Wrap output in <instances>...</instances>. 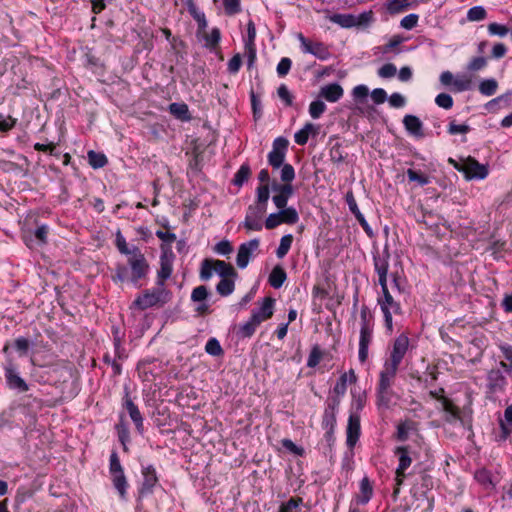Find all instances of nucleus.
Here are the masks:
<instances>
[{"instance_id":"obj_29","label":"nucleus","mask_w":512,"mask_h":512,"mask_svg":"<svg viewBox=\"0 0 512 512\" xmlns=\"http://www.w3.org/2000/svg\"><path fill=\"white\" fill-rule=\"evenodd\" d=\"M407 38L401 36V35H394L386 44L379 47L380 52L383 55L388 54H399L402 50L399 48V46L406 41Z\"/></svg>"},{"instance_id":"obj_62","label":"nucleus","mask_w":512,"mask_h":512,"mask_svg":"<svg viewBox=\"0 0 512 512\" xmlns=\"http://www.w3.org/2000/svg\"><path fill=\"white\" fill-rule=\"evenodd\" d=\"M279 98L285 103L286 106H292L293 96L285 84H281L277 89Z\"/></svg>"},{"instance_id":"obj_20","label":"nucleus","mask_w":512,"mask_h":512,"mask_svg":"<svg viewBox=\"0 0 512 512\" xmlns=\"http://www.w3.org/2000/svg\"><path fill=\"white\" fill-rule=\"evenodd\" d=\"M361 434L360 416L356 413H350L346 428V444L349 448H354Z\"/></svg>"},{"instance_id":"obj_27","label":"nucleus","mask_w":512,"mask_h":512,"mask_svg":"<svg viewBox=\"0 0 512 512\" xmlns=\"http://www.w3.org/2000/svg\"><path fill=\"white\" fill-rule=\"evenodd\" d=\"M343 88L338 83H331L321 87L319 96L328 102H337L343 96Z\"/></svg>"},{"instance_id":"obj_15","label":"nucleus","mask_w":512,"mask_h":512,"mask_svg":"<svg viewBox=\"0 0 512 512\" xmlns=\"http://www.w3.org/2000/svg\"><path fill=\"white\" fill-rule=\"evenodd\" d=\"M408 347H409L408 337L405 335L398 336L393 343V348L390 353V358L387 361H385V364L398 370V366L402 362L403 358L405 357Z\"/></svg>"},{"instance_id":"obj_47","label":"nucleus","mask_w":512,"mask_h":512,"mask_svg":"<svg viewBox=\"0 0 512 512\" xmlns=\"http://www.w3.org/2000/svg\"><path fill=\"white\" fill-rule=\"evenodd\" d=\"M326 109V104L322 100L317 99L310 103L309 114L311 118L318 119L326 111Z\"/></svg>"},{"instance_id":"obj_14","label":"nucleus","mask_w":512,"mask_h":512,"mask_svg":"<svg viewBox=\"0 0 512 512\" xmlns=\"http://www.w3.org/2000/svg\"><path fill=\"white\" fill-rule=\"evenodd\" d=\"M4 376L6 385L9 389L16 390L20 393L27 392L29 390V385L19 375V372L11 361L7 362L4 366Z\"/></svg>"},{"instance_id":"obj_28","label":"nucleus","mask_w":512,"mask_h":512,"mask_svg":"<svg viewBox=\"0 0 512 512\" xmlns=\"http://www.w3.org/2000/svg\"><path fill=\"white\" fill-rule=\"evenodd\" d=\"M373 496V486L368 477H363L359 484V494L356 495V502L366 505Z\"/></svg>"},{"instance_id":"obj_23","label":"nucleus","mask_w":512,"mask_h":512,"mask_svg":"<svg viewBox=\"0 0 512 512\" xmlns=\"http://www.w3.org/2000/svg\"><path fill=\"white\" fill-rule=\"evenodd\" d=\"M398 457L399 464L396 469V485L400 486L405 478V470L411 465L412 459L406 447H397L394 451Z\"/></svg>"},{"instance_id":"obj_52","label":"nucleus","mask_w":512,"mask_h":512,"mask_svg":"<svg viewBox=\"0 0 512 512\" xmlns=\"http://www.w3.org/2000/svg\"><path fill=\"white\" fill-rule=\"evenodd\" d=\"M205 46L214 49L220 42L221 33L218 28H213L210 33L205 35Z\"/></svg>"},{"instance_id":"obj_22","label":"nucleus","mask_w":512,"mask_h":512,"mask_svg":"<svg viewBox=\"0 0 512 512\" xmlns=\"http://www.w3.org/2000/svg\"><path fill=\"white\" fill-rule=\"evenodd\" d=\"M266 211L250 205L247 209V213L244 220V227L249 231H260L262 230V217Z\"/></svg>"},{"instance_id":"obj_7","label":"nucleus","mask_w":512,"mask_h":512,"mask_svg":"<svg viewBox=\"0 0 512 512\" xmlns=\"http://www.w3.org/2000/svg\"><path fill=\"white\" fill-rule=\"evenodd\" d=\"M168 299L169 292L165 287L157 285L155 288L145 290L134 300L133 304L140 310H146L157 304H164Z\"/></svg>"},{"instance_id":"obj_19","label":"nucleus","mask_w":512,"mask_h":512,"mask_svg":"<svg viewBox=\"0 0 512 512\" xmlns=\"http://www.w3.org/2000/svg\"><path fill=\"white\" fill-rule=\"evenodd\" d=\"M507 380L499 369H492L487 374V394H497L504 392Z\"/></svg>"},{"instance_id":"obj_55","label":"nucleus","mask_w":512,"mask_h":512,"mask_svg":"<svg viewBox=\"0 0 512 512\" xmlns=\"http://www.w3.org/2000/svg\"><path fill=\"white\" fill-rule=\"evenodd\" d=\"M435 103L438 107L449 110L453 107V98L448 93H440L435 97Z\"/></svg>"},{"instance_id":"obj_61","label":"nucleus","mask_w":512,"mask_h":512,"mask_svg":"<svg viewBox=\"0 0 512 512\" xmlns=\"http://www.w3.org/2000/svg\"><path fill=\"white\" fill-rule=\"evenodd\" d=\"M245 56L247 58V67L251 69L256 61L255 43H245Z\"/></svg>"},{"instance_id":"obj_54","label":"nucleus","mask_w":512,"mask_h":512,"mask_svg":"<svg viewBox=\"0 0 512 512\" xmlns=\"http://www.w3.org/2000/svg\"><path fill=\"white\" fill-rule=\"evenodd\" d=\"M486 16L487 12L482 6H474L467 12V19L472 22L484 20Z\"/></svg>"},{"instance_id":"obj_51","label":"nucleus","mask_w":512,"mask_h":512,"mask_svg":"<svg viewBox=\"0 0 512 512\" xmlns=\"http://www.w3.org/2000/svg\"><path fill=\"white\" fill-rule=\"evenodd\" d=\"M323 353L318 345H314L309 353L308 359H307V367L314 368L316 367L321 359H322Z\"/></svg>"},{"instance_id":"obj_57","label":"nucleus","mask_w":512,"mask_h":512,"mask_svg":"<svg viewBox=\"0 0 512 512\" xmlns=\"http://www.w3.org/2000/svg\"><path fill=\"white\" fill-rule=\"evenodd\" d=\"M205 351L212 356H219L223 353L222 347L216 338H210L207 341Z\"/></svg>"},{"instance_id":"obj_26","label":"nucleus","mask_w":512,"mask_h":512,"mask_svg":"<svg viewBox=\"0 0 512 512\" xmlns=\"http://www.w3.org/2000/svg\"><path fill=\"white\" fill-rule=\"evenodd\" d=\"M374 328L360 329L358 359L365 363L368 359L369 346L373 339Z\"/></svg>"},{"instance_id":"obj_37","label":"nucleus","mask_w":512,"mask_h":512,"mask_svg":"<svg viewBox=\"0 0 512 512\" xmlns=\"http://www.w3.org/2000/svg\"><path fill=\"white\" fill-rule=\"evenodd\" d=\"M316 132V127L312 123H306L302 129L294 135V140L298 145H305L308 142L311 133Z\"/></svg>"},{"instance_id":"obj_56","label":"nucleus","mask_w":512,"mask_h":512,"mask_svg":"<svg viewBox=\"0 0 512 512\" xmlns=\"http://www.w3.org/2000/svg\"><path fill=\"white\" fill-rule=\"evenodd\" d=\"M330 160L335 164L344 162L346 155H344L342 147L339 143L333 145L329 152Z\"/></svg>"},{"instance_id":"obj_60","label":"nucleus","mask_w":512,"mask_h":512,"mask_svg":"<svg viewBox=\"0 0 512 512\" xmlns=\"http://www.w3.org/2000/svg\"><path fill=\"white\" fill-rule=\"evenodd\" d=\"M209 295L208 289L204 285L197 286L191 293V300L193 302H202L207 299Z\"/></svg>"},{"instance_id":"obj_3","label":"nucleus","mask_w":512,"mask_h":512,"mask_svg":"<svg viewBox=\"0 0 512 512\" xmlns=\"http://www.w3.org/2000/svg\"><path fill=\"white\" fill-rule=\"evenodd\" d=\"M437 369L436 367H432L428 372L425 373V378L423 379L424 390L425 393L431 398L435 399L439 403V408L443 411L451 414L454 417H457L459 414L458 408L447 398L444 396V389L436 384L437 380ZM422 378L418 377V382H421Z\"/></svg>"},{"instance_id":"obj_6","label":"nucleus","mask_w":512,"mask_h":512,"mask_svg":"<svg viewBox=\"0 0 512 512\" xmlns=\"http://www.w3.org/2000/svg\"><path fill=\"white\" fill-rule=\"evenodd\" d=\"M397 369L384 363V367L379 374L377 386V404L378 406L388 407L391 400V385L396 376Z\"/></svg>"},{"instance_id":"obj_50","label":"nucleus","mask_w":512,"mask_h":512,"mask_svg":"<svg viewBox=\"0 0 512 512\" xmlns=\"http://www.w3.org/2000/svg\"><path fill=\"white\" fill-rule=\"evenodd\" d=\"M213 272H215L214 271V260H210V259L203 260L201 263V268H200V279L202 281H208L212 277Z\"/></svg>"},{"instance_id":"obj_42","label":"nucleus","mask_w":512,"mask_h":512,"mask_svg":"<svg viewBox=\"0 0 512 512\" xmlns=\"http://www.w3.org/2000/svg\"><path fill=\"white\" fill-rule=\"evenodd\" d=\"M374 328V317L368 306L363 305L360 310V329Z\"/></svg>"},{"instance_id":"obj_64","label":"nucleus","mask_w":512,"mask_h":512,"mask_svg":"<svg viewBox=\"0 0 512 512\" xmlns=\"http://www.w3.org/2000/svg\"><path fill=\"white\" fill-rule=\"evenodd\" d=\"M282 446L297 456H302L304 454V449L302 447L297 446L291 439L285 438L281 441Z\"/></svg>"},{"instance_id":"obj_11","label":"nucleus","mask_w":512,"mask_h":512,"mask_svg":"<svg viewBox=\"0 0 512 512\" xmlns=\"http://www.w3.org/2000/svg\"><path fill=\"white\" fill-rule=\"evenodd\" d=\"M300 43V49L304 54H311L319 60H327L331 56L328 47L320 41H312L306 38L302 33L296 35Z\"/></svg>"},{"instance_id":"obj_53","label":"nucleus","mask_w":512,"mask_h":512,"mask_svg":"<svg viewBox=\"0 0 512 512\" xmlns=\"http://www.w3.org/2000/svg\"><path fill=\"white\" fill-rule=\"evenodd\" d=\"M280 178L284 184H291L295 178V170L291 164L284 163L281 167Z\"/></svg>"},{"instance_id":"obj_2","label":"nucleus","mask_w":512,"mask_h":512,"mask_svg":"<svg viewBox=\"0 0 512 512\" xmlns=\"http://www.w3.org/2000/svg\"><path fill=\"white\" fill-rule=\"evenodd\" d=\"M389 258L390 253L387 246L382 251H376L373 254L374 269L378 275V283L382 290V296L378 298V304L384 315L385 326L387 329L392 330V314L397 313L400 310V306L394 301L388 288Z\"/></svg>"},{"instance_id":"obj_17","label":"nucleus","mask_w":512,"mask_h":512,"mask_svg":"<svg viewBox=\"0 0 512 512\" xmlns=\"http://www.w3.org/2000/svg\"><path fill=\"white\" fill-rule=\"evenodd\" d=\"M259 306L252 310L251 318L260 325L262 322L269 320L274 313L275 299L272 297H264L258 302Z\"/></svg>"},{"instance_id":"obj_25","label":"nucleus","mask_w":512,"mask_h":512,"mask_svg":"<svg viewBox=\"0 0 512 512\" xmlns=\"http://www.w3.org/2000/svg\"><path fill=\"white\" fill-rule=\"evenodd\" d=\"M357 382V375L355 374V371L353 369H350L348 372L343 373L338 381L336 382L333 393L334 397L331 399H339V403L341 402V398L346 394L347 391V383H356Z\"/></svg>"},{"instance_id":"obj_63","label":"nucleus","mask_w":512,"mask_h":512,"mask_svg":"<svg viewBox=\"0 0 512 512\" xmlns=\"http://www.w3.org/2000/svg\"><path fill=\"white\" fill-rule=\"evenodd\" d=\"M291 66H292L291 59L288 57H283L279 61L277 68H276L278 76H280V77L286 76L289 73Z\"/></svg>"},{"instance_id":"obj_8","label":"nucleus","mask_w":512,"mask_h":512,"mask_svg":"<svg viewBox=\"0 0 512 512\" xmlns=\"http://www.w3.org/2000/svg\"><path fill=\"white\" fill-rule=\"evenodd\" d=\"M109 472L113 486L118 491L120 498L126 499L128 482L116 451H112L110 455Z\"/></svg>"},{"instance_id":"obj_38","label":"nucleus","mask_w":512,"mask_h":512,"mask_svg":"<svg viewBox=\"0 0 512 512\" xmlns=\"http://www.w3.org/2000/svg\"><path fill=\"white\" fill-rule=\"evenodd\" d=\"M499 349L502 352L505 361L500 362V366L512 376V346L509 344H501L499 345Z\"/></svg>"},{"instance_id":"obj_12","label":"nucleus","mask_w":512,"mask_h":512,"mask_svg":"<svg viewBox=\"0 0 512 512\" xmlns=\"http://www.w3.org/2000/svg\"><path fill=\"white\" fill-rule=\"evenodd\" d=\"M174 259L175 255L170 248L162 250L159 260L160 268L157 271L156 285L164 287L165 281L171 277Z\"/></svg>"},{"instance_id":"obj_44","label":"nucleus","mask_w":512,"mask_h":512,"mask_svg":"<svg viewBox=\"0 0 512 512\" xmlns=\"http://www.w3.org/2000/svg\"><path fill=\"white\" fill-rule=\"evenodd\" d=\"M498 83L495 79H485L479 84V92L484 96H492L496 93Z\"/></svg>"},{"instance_id":"obj_13","label":"nucleus","mask_w":512,"mask_h":512,"mask_svg":"<svg viewBox=\"0 0 512 512\" xmlns=\"http://www.w3.org/2000/svg\"><path fill=\"white\" fill-rule=\"evenodd\" d=\"M288 144V140L284 137H278L273 141L272 150L267 156L268 163L273 169H278L284 164Z\"/></svg>"},{"instance_id":"obj_21","label":"nucleus","mask_w":512,"mask_h":512,"mask_svg":"<svg viewBox=\"0 0 512 512\" xmlns=\"http://www.w3.org/2000/svg\"><path fill=\"white\" fill-rule=\"evenodd\" d=\"M272 190L276 194L272 197V201L278 209H283L287 206L289 198L293 195L294 190L291 184H272Z\"/></svg>"},{"instance_id":"obj_45","label":"nucleus","mask_w":512,"mask_h":512,"mask_svg":"<svg viewBox=\"0 0 512 512\" xmlns=\"http://www.w3.org/2000/svg\"><path fill=\"white\" fill-rule=\"evenodd\" d=\"M279 210L283 223L292 225L299 221L298 212L294 207H285Z\"/></svg>"},{"instance_id":"obj_1","label":"nucleus","mask_w":512,"mask_h":512,"mask_svg":"<svg viewBox=\"0 0 512 512\" xmlns=\"http://www.w3.org/2000/svg\"><path fill=\"white\" fill-rule=\"evenodd\" d=\"M115 245L121 254L127 256V265H116L113 281H130L134 286L139 287V281L145 278L150 271V265L145 255L139 247L135 245L129 247L120 230H117L115 234Z\"/></svg>"},{"instance_id":"obj_4","label":"nucleus","mask_w":512,"mask_h":512,"mask_svg":"<svg viewBox=\"0 0 512 512\" xmlns=\"http://www.w3.org/2000/svg\"><path fill=\"white\" fill-rule=\"evenodd\" d=\"M423 451L426 459L421 463L423 465V473L421 475L422 486L425 491L418 496V507L425 506L427 511H430L433 507L434 496L431 495L430 490L433 488V477L427 472L433 464V455L430 451L429 446L424 441L418 440V452Z\"/></svg>"},{"instance_id":"obj_10","label":"nucleus","mask_w":512,"mask_h":512,"mask_svg":"<svg viewBox=\"0 0 512 512\" xmlns=\"http://www.w3.org/2000/svg\"><path fill=\"white\" fill-rule=\"evenodd\" d=\"M339 399H328L322 416L321 426L325 430V438L331 440L336 428V415L339 408Z\"/></svg>"},{"instance_id":"obj_39","label":"nucleus","mask_w":512,"mask_h":512,"mask_svg":"<svg viewBox=\"0 0 512 512\" xmlns=\"http://www.w3.org/2000/svg\"><path fill=\"white\" fill-rule=\"evenodd\" d=\"M235 277L221 278L219 283L216 285V291L221 296H228L233 293L235 288Z\"/></svg>"},{"instance_id":"obj_30","label":"nucleus","mask_w":512,"mask_h":512,"mask_svg":"<svg viewBox=\"0 0 512 512\" xmlns=\"http://www.w3.org/2000/svg\"><path fill=\"white\" fill-rule=\"evenodd\" d=\"M475 480L487 491L495 489V482L493 481L492 474L487 469H479L474 474Z\"/></svg>"},{"instance_id":"obj_33","label":"nucleus","mask_w":512,"mask_h":512,"mask_svg":"<svg viewBox=\"0 0 512 512\" xmlns=\"http://www.w3.org/2000/svg\"><path fill=\"white\" fill-rule=\"evenodd\" d=\"M332 23L338 24L343 28H351L357 26L356 16L352 14H333L329 16Z\"/></svg>"},{"instance_id":"obj_5","label":"nucleus","mask_w":512,"mask_h":512,"mask_svg":"<svg viewBox=\"0 0 512 512\" xmlns=\"http://www.w3.org/2000/svg\"><path fill=\"white\" fill-rule=\"evenodd\" d=\"M448 163L457 171L464 174L466 180L485 179L488 176V166L479 163L475 158L469 156L467 158H459L458 160L449 158Z\"/></svg>"},{"instance_id":"obj_46","label":"nucleus","mask_w":512,"mask_h":512,"mask_svg":"<svg viewBox=\"0 0 512 512\" xmlns=\"http://www.w3.org/2000/svg\"><path fill=\"white\" fill-rule=\"evenodd\" d=\"M292 242H293V236L291 234H286V235L282 236V238L280 239V244L276 250V256L279 259H282L283 257H285L287 255V253L289 252V250L291 248Z\"/></svg>"},{"instance_id":"obj_24","label":"nucleus","mask_w":512,"mask_h":512,"mask_svg":"<svg viewBox=\"0 0 512 512\" xmlns=\"http://www.w3.org/2000/svg\"><path fill=\"white\" fill-rule=\"evenodd\" d=\"M123 406L127 410L131 420L135 424V427L139 434L144 433V419L142 417V414L137 407V405L133 402L131 397L128 393L125 394V397L123 399Z\"/></svg>"},{"instance_id":"obj_31","label":"nucleus","mask_w":512,"mask_h":512,"mask_svg":"<svg viewBox=\"0 0 512 512\" xmlns=\"http://www.w3.org/2000/svg\"><path fill=\"white\" fill-rule=\"evenodd\" d=\"M286 278L287 274L285 270L281 266L277 265L272 269L268 282L273 288L279 289L284 284Z\"/></svg>"},{"instance_id":"obj_58","label":"nucleus","mask_w":512,"mask_h":512,"mask_svg":"<svg viewBox=\"0 0 512 512\" xmlns=\"http://www.w3.org/2000/svg\"><path fill=\"white\" fill-rule=\"evenodd\" d=\"M487 65V59L483 56L472 58L467 64V70L470 72H477L485 68Z\"/></svg>"},{"instance_id":"obj_40","label":"nucleus","mask_w":512,"mask_h":512,"mask_svg":"<svg viewBox=\"0 0 512 512\" xmlns=\"http://www.w3.org/2000/svg\"><path fill=\"white\" fill-rule=\"evenodd\" d=\"M251 176V168L248 163H243L235 173L232 180L233 184L241 187Z\"/></svg>"},{"instance_id":"obj_32","label":"nucleus","mask_w":512,"mask_h":512,"mask_svg":"<svg viewBox=\"0 0 512 512\" xmlns=\"http://www.w3.org/2000/svg\"><path fill=\"white\" fill-rule=\"evenodd\" d=\"M270 197L269 185L261 184L256 189V205L254 207L262 209V211L267 210V203Z\"/></svg>"},{"instance_id":"obj_49","label":"nucleus","mask_w":512,"mask_h":512,"mask_svg":"<svg viewBox=\"0 0 512 512\" xmlns=\"http://www.w3.org/2000/svg\"><path fill=\"white\" fill-rule=\"evenodd\" d=\"M302 503V498H290L287 502L280 505L278 512H298Z\"/></svg>"},{"instance_id":"obj_36","label":"nucleus","mask_w":512,"mask_h":512,"mask_svg":"<svg viewBox=\"0 0 512 512\" xmlns=\"http://www.w3.org/2000/svg\"><path fill=\"white\" fill-rule=\"evenodd\" d=\"M214 271L221 277H236L237 273L233 266L223 260H214Z\"/></svg>"},{"instance_id":"obj_34","label":"nucleus","mask_w":512,"mask_h":512,"mask_svg":"<svg viewBox=\"0 0 512 512\" xmlns=\"http://www.w3.org/2000/svg\"><path fill=\"white\" fill-rule=\"evenodd\" d=\"M168 109L169 112L179 120L189 121L191 119L188 105L185 103H171Z\"/></svg>"},{"instance_id":"obj_9","label":"nucleus","mask_w":512,"mask_h":512,"mask_svg":"<svg viewBox=\"0 0 512 512\" xmlns=\"http://www.w3.org/2000/svg\"><path fill=\"white\" fill-rule=\"evenodd\" d=\"M439 81L452 93H461L472 88V79L466 74L454 75L450 71H444L441 73Z\"/></svg>"},{"instance_id":"obj_41","label":"nucleus","mask_w":512,"mask_h":512,"mask_svg":"<svg viewBox=\"0 0 512 512\" xmlns=\"http://www.w3.org/2000/svg\"><path fill=\"white\" fill-rule=\"evenodd\" d=\"M87 157L90 166L94 169L102 168L108 162L107 157L103 153L95 152L93 150L88 152Z\"/></svg>"},{"instance_id":"obj_18","label":"nucleus","mask_w":512,"mask_h":512,"mask_svg":"<svg viewBox=\"0 0 512 512\" xmlns=\"http://www.w3.org/2000/svg\"><path fill=\"white\" fill-rule=\"evenodd\" d=\"M260 241L255 238L242 243L237 252L236 264L240 269H244L248 266L250 259L254 253L259 249Z\"/></svg>"},{"instance_id":"obj_43","label":"nucleus","mask_w":512,"mask_h":512,"mask_svg":"<svg viewBox=\"0 0 512 512\" xmlns=\"http://www.w3.org/2000/svg\"><path fill=\"white\" fill-rule=\"evenodd\" d=\"M410 5L408 0H389L386 3L387 11L394 15L404 12Z\"/></svg>"},{"instance_id":"obj_16","label":"nucleus","mask_w":512,"mask_h":512,"mask_svg":"<svg viewBox=\"0 0 512 512\" xmlns=\"http://www.w3.org/2000/svg\"><path fill=\"white\" fill-rule=\"evenodd\" d=\"M141 474L143 480L138 493L140 497H146L153 493L155 486L158 484V476L153 465L143 466Z\"/></svg>"},{"instance_id":"obj_59","label":"nucleus","mask_w":512,"mask_h":512,"mask_svg":"<svg viewBox=\"0 0 512 512\" xmlns=\"http://www.w3.org/2000/svg\"><path fill=\"white\" fill-rule=\"evenodd\" d=\"M397 68L392 63H386L378 69V76L383 79H389L396 75Z\"/></svg>"},{"instance_id":"obj_35","label":"nucleus","mask_w":512,"mask_h":512,"mask_svg":"<svg viewBox=\"0 0 512 512\" xmlns=\"http://www.w3.org/2000/svg\"><path fill=\"white\" fill-rule=\"evenodd\" d=\"M258 327L259 325L250 317L245 323L239 325L236 334L242 339L251 338Z\"/></svg>"},{"instance_id":"obj_48","label":"nucleus","mask_w":512,"mask_h":512,"mask_svg":"<svg viewBox=\"0 0 512 512\" xmlns=\"http://www.w3.org/2000/svg\"><path fill=\"white\" fill-rule=\"evenodd\" d=\"M352 395V403L351 406L355 409L356 413L361 411L366 403V394L365 392L351 390Z\"/></svg>"}]
</instances>
